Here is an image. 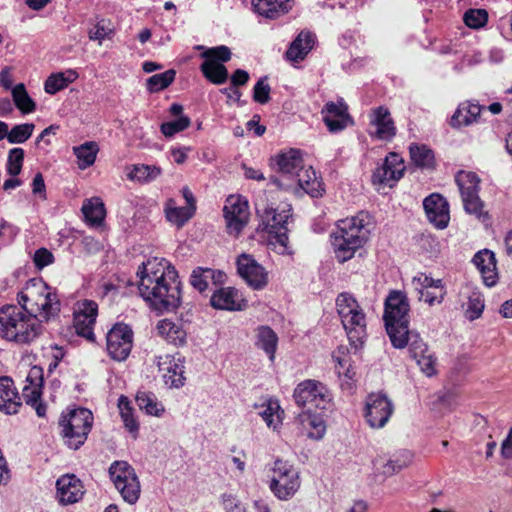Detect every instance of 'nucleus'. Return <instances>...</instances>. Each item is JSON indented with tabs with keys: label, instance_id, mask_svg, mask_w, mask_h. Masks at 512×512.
<instances>
[{
	"label": "nucleus",
	"instance_id": "41",
	"mask_svg": "<svg viewBox=\"0 0 512 512\" xmlns=\"http://www.w3.org/2000/svg\"><path fill=\"white\" fill-rule=\"evenodd\" d=\"M129 180L138 183H147L161 174V168L155 165L136 164L126 167Z\"/></svg>",
	"mask_w": 512,
	"mask_h": 512
},
{
	"label": "nucleus",
	"instance_id": "47",
	"mask_svg": "<svg viewBox=\"0 0 512 512\" xmlns=\"http://www.w3.org/2000/svg\"><path fill=\"white\" fill-rule=\"evenodd\" d=\"M224 274L221 271H214L210 268H197L192 272L191 284L200 292L205 291L208 287V279H217L222 281Z\"/></svg>",
	"mask_w": 512,
	"mask_h": 512
},
{
	"label": "nucleus",
	"instance_id": "14",
	"mask_svg": "<svg viewBox=\"0 0 512 512\" xmlns=\"http://www.w3.org/2000/svg\"><path fill=\"white\" fill-rule=\"evenodd\" d=\"M296 403L311 412L313 408H324L329 401V393L325 386L314 380L301 382L294 391Z\"/></svg>",
	"mask_w": 512,
	"mask_h": 512
},
{
	"label": "nucleus",
	"instance_id": "37",
	"mask_svg": "<svg viewBox=\"0 0 512 512\" xmlns=\"http://www.w3.org/2000/svg\"><path fill=\"white\" fill-rule=\"evenodd\" d=\"M252 5L258 14L277 18L292 8V0H252Z\"/></svg>",
	"mask_w": 512,
	"mask_h": 512
},
{
	"label": "nucleus",
	"instance_id": "45",
	"mask_svg": "<svg viewBox=\"0 0 512 512\" xmlns=\"http://www.w3.org/2000/svg\"><path fill=\"white\" fill-rule=\"evenodd\" d=\"M193 214L191 208L176 206L174 199H168L165 203V215L167 220L177 226H182Z\"/></svg>",
	"mask_w": 512,
	"mask_h": 512
},
{
	"label": "nucleus",
	"instance_id": "7",
	"mask_svg": "<svg viewBox=\"0 0 512 512\" xmlns=\"http://www.w3.org/2000/svg\"><path fill=\"white\" fill-rule=\"evenodd\" d=\"M336 308L343 327L353 338V333L359 337L366 328V317L358 301L350 293H341L336 299Z\"/></svg>",
	"mask_w": 512,
	"mask_h": 512
},
{
	"label": "nucleus",
	"instance_id": "40",
	"mask_svg": "<svg viewBox=\"0 0 512 512\" xmlns=\"http://www.w3.org/2000/svg\"><path fill=\"white\" fill-rule=\"evenodd\" d=\"M301 428L307 437L312 439H320L325 433V423L319 416L312 415L308 411H304L299 415Z\"/></svg>",
	"mask_w": 512,
	"mask_h": 512
},
{
	"label": "nucleus",
	"instance_id": "22",
	"mask_svg": "<svg viewBox=\"0 0 512 512\" xmlns=\"http://www.w3.org/2000/svg\"><path fill=\"white\" fill-rule=\"evenodd\" d=\"M409 352L411 357L416 361L422 373L427 377L437 374V358L430 351L428 345L422 341L418 334L412 335L410 341Z\"/></svg>",
	"mask_w": 512,
	"mask_h": 512
},
{
	"label": "nucleus",
	"instance_id": "27",
	"mask_svg": "<svg viewBox=\"0 0 512 512\" xmlns=\"http://www.w3.org/2000/svg\"><path fill=\"white\" fill-rule=\"evenodd\" d=\"M57 498L62 504H74L82 499L84 487L75 475H63L56 482Z\"/></svg>",
	"mask_w": 512,
	"mask_h": 512
},
{
	"label": "nucleus",
	"instance_id": "10",
	"mask_svg": "<svg viewBox=\"0 0 512 512\" xmlns=\"http://www.w3.org/2000/svg\"><path fill=\"white\" fill-rule=\"evenodd\" d=\"M110 477L123 499L134 504L140 496V483L134 469L124 461H117L110 467Z\"/></svg>",
	"mask_w": 512,
	"mask_h": 512
},
{
	"label": "nucleus",
	"instance_id": "23",
	"mask_svg": "<svg viewBox=\"0 0 512 512\" xmlns=\"http://www.w3.org/2000/svg\"><path fill=\"white\" fill-rule=\"evenodd\" d=\"M410 305L406 294L391 291L385 300L383 319L385 324L408 321Z\"/></svg>",
	"mask_w": 512,
	"mask_h": 512
},
{
	"label": "nucleus",
	"instance_id": "29",
	"mask_svg": "<svg viewBox=\"0 0 512 512\" xmlns=\"http://www.w3.org/2000/svg\"><path fill=\"white\" fill-rule=\"evenodd\" d=\"M333 360L341 386L351 389L356 382V370L350 353L345 348H338L333 354Z\"/></svg>",
	"mask_w": 512,
	"mask_h": 512
},
{
	"label": "nucleus",
	"instance_id": "43",
	"mask_svg": "<svg viewBox=\"0 0 512 512\" xmlns=\"http://www.w3.org/2000/svg\"><path fill=\"white\" fill-rule=\"evenodd\" d=\"M11 94L15 106L22 114H30L36 110V103L28 94L23 83L14 86Z\"/></svg>",
	"mask_w": 512,
	"mask_h": 512
},
{
	"label": "nucleus",
	"instance_id": "49",
	"mask_svg": "<svg viewBox=\"0 0 512 512\" xmlns=\"http://www.w3.org/2000/svg\"><path fill=\"white\" fill-rule=\"evenodd\" d=\"M412 162L422 168L434 166L435 158L432 150L425 145L413 144L409 148Z\"/></svg>",
	"mask_w": 512,
	"mask_h": 512
},
{
	"label": "nucleus",
	"instance_id": "24",
	"mask_svg": "<svg viewBox=\"0 0 512 512\" xmlns=\"http://www.w3.org/2000/svg\"><path fill=\"white\" fill-rule=\"evenodd\" d=\"M413 284L426 303L430 306L443 301L446 290L441 279H433L427 274L421 273L413 278Z\"/></svg>",
	"mask_w": 512,
	"mask_h": 512
},
{
	"label": "nucleus",
	"instance_id": "59",
	"mask_svg": "<svg viewBox=\"0 0 512 512\" xmlns=\"http://www.w3.org/2000/svg\"><path fill=\"white\" fill-rule=\"evenodd\" d=\"M484 306L485 305L482 296L477 292H473L469 297L468 308L466 311L468 317L471 320L480 317L484 310Z\"/></svg>",
	"mask_w": 512,
	"mask_h": 512
},
{
	"label": "nucleus",
	"instance_id": "21",
	"mask_svg": "<svg viewBox=\"0 0 512 512\" xmlns=\"http://www.w3.org/2000/svg\"><path fill=\"white\" fill-rule=\"evenodd\" d=\"M271 165L280 173L274 179H292L304 165L302 152L293 148L281 151L271 158Z\"/></svg>",
	"mask_w": 512,
	"mask_h": 512
},
{
	"label": "nucleus",
	"instance_id": "50",
	"mask_svg": "<svg viewBox=\"0 0 512 512\" xmlns=\"http://www.w3.org/2000/svg\"><path fill=\"white\" fill-rule=\"evenodd\" d=\"M118 408L124 425L128 429V431L131 433H137L139 424L134 417L133 408L127 397H119Z\"/></svg>",
	"mask_w": 512,
	"mask_h": 512
},
{
	"label": "nucleus",
	"instance_id": "9",
	"mask_svg": "<svg viewBox=\"0 0 512 512\" xmlns=\"http://www.w3.org/2000/svg\"><path fill=\"white\" fill-rule=\"evenodd\" d=\"M223 218L227 233L238 238L250 220L247 199L238 194L229 195L223 206Z\"/></svg>",
	"mask_w": 512,
	"mask_h": 512
},
{
	"label": "nucleus",
	"instance_id": "12",
	"mask_svg": "<svg viewBox=\"0 0 512 512\" xmlns=\"http://www.w3.org/2000/svg\"><path fill=\"white\" fill-rule=\"evenodd\" d=\"M133 338V331L127 324L116 323L106 336L108 355L115 361L126 360L133 347Z\"/></svg>",
	"mask_w": 512,
	"mask_h": 512
},
{
	"label": "nucleus",
	"instance_id": "25",
	"mask_svg": "<svg viewBox=\"0 0 512 512\" xmlns=\"http://www.w3.org/2000/svg\"><path fill=\"white\" fill-rule=\"evenodd\" d=\"M426 215L431 223L437 228H445L450 220L449 205L446 199L438 194L433 193L426 197L423 201Z\"/></svg>",
	"mask_w": 512,
	"mask_h": 512
},
{
	"label": "nucleus",
	"instance_id": "16",
	"mask_svg": "<svg viewBox=\"0 0 512 512\" xmlns=\"http://www.w3.org/2000/svg\"><path fill=\"white\" fill-rule=\"evenodd\" d=\"M73 326L79 336L90 341L95 339L94 326L98 316V305L92 300H80L75 304Z\"/></svg>",
	"mask_w": 512,
	"mask_h": 512
},
{
	"label": "nucleus",
	"instance_id": "34",
	"mask_svg": "<svg viewBox=\"0 0 512 512\" xmlns=\"http://www.w3.org/2000/svg\"><path fill=\"white\" fill-rule=\"evenodd\" d=\"M313 45V35L307 31L300 32L287 49L285 53L286 59L290 62L304 60L307 54L312 50Z\"/></svg>",
	"mask_w": 512,
	"mask_h": 512
},
{
	"label": "nucleus",
	"instance_id": "3",
	"mask_svg": "<svg viewBox=\"0 0 512 512\" xmlns=\"http://www.w3.org/2000/svg\"><path fill=\"white\" fill-rule=\"evenodd\" d=\"M336 258L340 262L351 259L369 238L367 217L363 214L339 220L331 235Z\"/></svg>",
	"mask_w": 512,
	"mask_h": 512
},
{
	"label": "nucleus",
	"instance_id": "62",
	"mask_svg": "<svg viewBox=\"0 0 512 512\" xmlns=\"http://www.w3.org/2000/svg\"><path fill=\"white\" fill-rule=\"evenodd\" d=\"M112 33V30L106 27L104 24L98 23L94 26V28L89 32V38L91 40H98L101 43L105 38H107Z\"/></svg>",
	"mask_w": 512,
	"mask_h": 512
},
{
	"label": "nucleus",
	"instance_id": "6",
	"mask_svg": "<svg viewBox=\"0 0 512 512\" xmlns=\"http://www.w3.org/2000/svg\"><path fill=\"white\" fill-rule=\"evenodd\" d=\"M290 205L285 204L281 208L266 206L258 211L260 223L258 231L268 234V240L273 245H279L281 252L287 247L288 236L286 223L290 218Z\"/></svg>",
	"mask_w": 512,
	"mask_h": 512
},
{
	"label": "nucleus",
	"instance_id": "32",
	"mask_svg": "<svg viewBox=\"0 0 512 512\" xmlns=\"http://www.w3.org/2000/svg\"><path fill=\"white\" fill-rule=\"evenodd\" d=\"M475 266L482 275L484 283L491 287L498 281L495 254L488 249L477 252L473 258Z\"/></svg>",
	"mask_w": 512,
	"mask_h": 512
},
{
	"label": "nucleus",
	"instance_id": "13",
	"mask_svg": "<svg viewBox=\"0 0 512 512\" xmlns=\"http://www.w3.org/2000/svg\"><path fill=\"white\" fill-rule=\"evenodd\" d=\"M271 182L280 189L293 191L302 189L312 197H319L324 192V187L320 178L310 166L305 167L303 165L292 179H287V181H284V179H271Z\"/></svg>",
	"mask_w": 512,
	"mask_h": 512
},
{
	"label": "nucleus",
	"instance_id": "31",
	"mask_svg": "<svg viewBox=\"0 0 512 512\" xmlns=\"http://www.w3.org/2000/svg\"><path fill=\"white\" fill-rule=\"evenodd\" d=\"M157 366L162 373L165 384L169 387H179L184 383L183 366L172 355L159 356Z\"/></svg>",
	"mask_w": 512,
	"mask_h": 512
},
{
	"label": "nucleus",
	"instance_id": "35",
	"mask_svg": "<svg viewBox=\"0 0 512 512\" xmlns=\"http://www.w3.org/2000/svg\"><path fill=\"white\" fill-rule=\"evenodd\" d=\"M81 211L89 226L101 227L106 218V208L100 197H92L83 202Z\"/></svg>",
	"mask_w": 512,
	"mask_h": 512
},
{
	"label": "nucleus",
	"instance_id": "58",
	"mask_svg": "<svg viewBox=\"0 0 512 512\" xmlns=\"http://www.w3.org/2000/svg\"><path fill=\"white\" fill-rule=\"evenodd\" d=\"M191 124L190 118L187 116H180L177 120L166 122L161 125V132L166 137H172L176 133H179L187 129Z\"/></svg>",
	"mask_w": 512,
	"mask_h": 512
},
{
	"label": "nucleus",
	"instance_id": "52",
	"mask_svg": "<svg viewBox=\"0 0 512 512\" xmlns=\"http://www.w3.org/2000/svg\"><path fill=\"white\" fill-rule=\"evenodd\" d=\"M34 129L35 125L33 123L15 125L11 130L8 129L6 138L11 144L24 143L32 136Z\"/></svg>",
	"mask_w": 512,
	"mask_h": 512
},
{
	"label": "nucleus",
	"instance_id": "46",
	"mask_svg": "<svg viewBox=\"0 0 512 512\" xmlns=\"http://www.w3.org/2000/svg\"><path fill=\"white\" fill-rule=\"evenodd\" d=\"M73 150L77 157L78 167L86 169L94 164L99 148L95 142H86L78 147H74Z\"/></svg>",
	"mask_w": 512,
	"mask_h": 512
},
{
	"label": "nucleus",
	"instance_id": "8",
	"mask_svg": "<svg viewBox=\"0 0 512 512\" xmlns=\"http://www.w3.org/2000/svg\"><path fill=\"white\" fill-rule=\"evenodd\" d=\"M201 57L203 63L200 70L203 76L212 84H224L229 77L228 70L224 63L231 58V52L226 46H218L210 49H205Z\"/></svg>",
	"mask_w": 512,
	"mask_h": 512
},
{
	"label": "nucleus",
	"instance_id": "42",
	"mask_svg": "<svg viewBox=\"0 0 512 512\" xmlns=\"http://www.w3.org/2000/svg\"><path fill=\"white\" fill-rule=\"evenodd\" d=\"M260 415L268 427L277 429L282 424L284 411L277 400L268 399L263 404V410L260 412Z\"/></svg>",
	"mask_w": 512,
	"mask_h": 512
},
{
	"label": "nucleus",
	"instance_id": "11",
	"mask_svg": "<svg viewBox=\"0 0 512 512\" xmlns=\"http://www.w3.org/2000/svg\"><path fill=\"white\" fill-rule=\"evenodd\" d=\"M300 487L297 471L287 462L277 460L273 467L270 488L279 499H287Z\"/></svg>",
	"mask_w": 512,
	"mask_h": 512
},
{
	"label": "nucleus",
	"instance_id": "26",
	"mask_svg": "<svg viewBox=\"0 0 512 512\" xmlns=\"http://www.w3.org/2000/svg\"><path fill=\"white\" fill-rule=\"evenodd\" d=\"M210 303L215 309L238 311L247 306V302L242 293L234 287H223L216 290Z\"/></svg>",
	"mask_w": 512,
	"mask_h": 512
},
{
	"label": "nucleus",
	"instance_id": "30",
	"mask_svg": "<svg viewBox=\"0 0 512 512\" xmlns=\"http://www.w3.org/2000/svg\"><path fill=\"white\" fill-rule=\"evenodd\" d=\"M322 113L324 122L331 132L342 130L352 123L348 108L342 100L337 103H327Z\"/></svg>",
	"mask_w": 512,
	"mask_h": 512
},
{
	"label": "nucleus",
	"instance_id": "1",
	"mask_svg": "<svg viewBox=\"0 0 512 512\" xmlns=\"http://www.w3.org/2000/svg\"><path fill=\"white\" fill-rule=\"evenodd\" d=\"M138 291L154 309L164 312L181 304V282L175 267L164 258H150L138 268Z\"/></svg>",
	"mask_w": 512,
	"mask_h": 512
},
{
	"label": "nucleus",
	"instance_id": "54",
	"mask_svg": "<svg viewBox=\"0 0 512 512\" xmlns=\"http://www.w3.org/2000/svg\"><path fill=\"white\" fill-rule=\"evenodd\" d=\"M24 162V150L22 148H13L9 151L6 163V170L9 175L17 176L22 170Z\"/></svg>",
	"mask_w": 512,
	"mask_h": 512
},
{
	"label": "nucleus",
	"instance_id": "61",
	"mask_svg": "<svg viewBox=\"0 0 512 512\" xmlns=\"http://www.w3.org/2000/svg\"><path fill=\"white\" fill-rule=\"evenodd\" d=\"M33 260L35 266L39 269H42L45 266L51 264L54 260V257L49 250L40 248L35 252Z\"/></svg>",
	"mask_w": 512,
	"mask_h": 512
},
{
	"label": "nucleus",
	"instance_id": "36",
	"mask_svg": "<svg viewBox=\"0 0 512 512\" xmlns=\"http://www.w3.org/2000/svg\"><path fill=\"white\" fill-rule=\"evenodd\" d=\"M158 334L176 346H181L186 342L187 333L183 325L170 319L160 320L157 324Z\"/></svg>",
	"mask_w": 512,
	"mask_h": 512
},
{
	"label": "nucleus",
	"instance_id": "51",
	"mask_svg": "<svg viewBox=\"0 0 512 512\" xmlns=\"http://www.w3.org/2000/svg\"><path fill=\"white\" fill-rule=\"evenodd\" d=\"M456 181L462 196L478 192L479 190L480 180L473 172H459Z\"/></svg>",
	"mask_w": 512,
	"mask_h": 512
},
{
	"label": "nucleus",
	"instance_id": "55",
	"mask_svg": "<svg viewBox=\"0 0 512 512\" xmlns=\"http://www.w3.org/2000/svg\"><path fill=\"white\" fill-rule=\"evenodd\" d=\"M465 210L476 215L478 218H487V213L483 211V203L481 202L478 192L462 196Z\"/></svg>",
	"mask_w": 512,
	"mask_h": 512
},
{
	"label": "nucleus",
	"instance_id": "57",
	"mask_svg": "<svg viewBox=\"0 0 512 512\" xmlns=\"http://www.w3.org/2000/svg\"><path fill=\"white\" fill-rule=\"evenodd\" d=\"M259 343L273 360L277 345L276 334L269 328H262L259 333Z\"/></svg>",
	"mask_w": 512,
	"mask_h": 512
},
{
	"label": "nucleus",
	"instance_id": "60",
	"mask_svg": "<svg viewBox=\"0 0 512 512\" xmlns=\"http://www.w3.org/2000/svg\"><path fill=\"white\" fill-rule=\"evenodd\" d=\"M253 98L256 102L260 104H264L270 99V86L266 82L265 78L260 79L255 87L253 92Z\"/></svg>",
	"mask_w": 512,
	"mask_h": 512
},
{
	"label": "nucleus",
	"instance_id": "44",
	"mask_svg": "<svg viewBox=\"0 0 512 512\" xmlns=\"http://www.w3.org/2000/svg\"><path fill=\"white\" fill-rule=\"evenodd\" d=\"M408 323L409 321L385 324L391 343L397 349L404 348L409 342ZM410 339L412 340V336Z\"/></svg>",
	"mask_w": 512,
	"mask_h": 512
},
{
	"label": "nucleus",
	"instance_id": "38",
	"mask_svg": "<svg viewBox=\"0 0 512 512\" xmlns=\"http://www.w3.org/2000/svg\"><path fill=\"white\" fill-rule=\"evenodd\" d=\"M481 107L471 102H464L459 105L451 117L450 124L454 128L471 125L480 117Z\"/></svg>",
	"mask_w": 512,
	"mask_h": 512
},
{
	"label": "nucleus",
	"instance_id": "18",
	"mask_svg": "<svg viewBox=\"0 0 512 512\" xmlns=\"http://www.w3.org/2000/svg\"><path fill=\"white\" fill-rule=\"evenodd\" d=\"M43 388V370L38 366L29 369L25 385L23 387V396L28 405L33 407L38 416L46 415V406L40 401Z\"/></svg>",
	"mask_w": 512,
	"mask_h": 512
},
{
	"label": "nucleus",
	"instance_id": "4",
	"mask_svg": "<svg viewBox=\"0 0 512 512\" xmlns=\"http://www.w3.org/2000/svg\"><path fill=\"white\" fill-rule=\"evenodd\" d=\"M20 307L46 321L58 315L60 301L55 291L41 279L29 280L17 296Z\"/></svg>",
	"mask_w": 512,
	"mask_h": 512
},
{
	"label": "nucleus",
	"instance_id": "33",
	"mask_svg": "<svg viewBox=\"0 0 512 512\" xmlns=\"http://www.w3.org/2000/svg\"><path fill=\"white\" fill-rule=\"evenodd\" d=\"M21 406V397L13 381L9 378H0V410L7 414H15Z\"/></svg>",
	"mask_w": 512,
	"mask_h": 512
},
{
	"label": "nucleus",
	"instance_id": "39",
	"mask_svg": "<svg viewBox=\"0 0 512 512\" xmlns=\"http://www.w3.org/2000/svg\"><path fill=\"white\" fill-rule=\"evenodd\" d=\"M79 75L74 69L52 73L44 83V90L47 94L53 95L78 79Z\"/></svg>",
	"mask_w": 512,
	"mask_h": 512
},
{
	"label": "nucleus",
	"instance_id": "53",
	"mask_svg": "<svg viewBox=\"0 0 512 512\" xmlns=\"http://www.w3.org/2000/svg\"><path fill=\"white\" fill-rule=\"evenodd\" d=\"M176 72L172 69L160 74H155L147 80V88L155 93L167 88L175 78Z\"/></svg>",
	"mask_w": 512,
	"mask_h": 512
},
{
	"label": "nucleus",
	"instance_id": "28",
	"mask_svg": "<svg viewBox=\"0 0 512 512\" xmlns=\"http://www.w3.org/2000/svg\"><path fill=\"white\" fill-rule=\"evenodd\" d=\"M404 170L403 159L398 154L391 152L386 157L381 170L374 175V181L392 187L403 176Z\"/></svg>",
	"mask_w": 512,
	"mask_h": 512
},
{
	"label": "nucleus",
	"instance_id": "20",
	"mask_svg": "<svg viewBox=\"0 0 512 512\" xmlns=\"http://www.w3.org/2000/svg\"><path fill=\"white\" fill-rule=\"evenodd\" d=\"M370 136L381 141H390L396 135V126L389 109L378 106L370 111Z\"/></svg>",
	"mask_w": 512,
	"mask_h": 512
},
{
	"label": "nucleus",
	"instance_id": "2",
	"mask_svg": "<svg viewBox=\"0 0 512 512\" xmlns=\"http://www.w3.org/2000/svg\"><path fill=\"white\" fill-rule=\"evenodd\" d=\"M43 332L40 319L15 305L0 309V337L17 345H30Z\"/></svg>",
	"mask_w": 512,
	"mask_h": 512
},
{
	"label": "nucleus",
	"instance_id": "15",
	"mask_svg": "<svg viewBox=\"0 0 512 512\" xmlns=\"http://www.w3.org/2000/svg\"><path fill=\"white\" fill-rule=\"evenodd\" d=\"M236 266L239 276L253 289L261 290L267 286L269 273L252 255H238Z\"/></svg>",
	"mask_w": 512,
	"mask_h": 512
},
{
	"label": "nucleus",
	"instance_id": "56",
	"mask_svg": "<svg viewBox=\"0 0 512 512\" xmlns=\"http://www.w3.org/2000/svg\"><path fill=\"white\" fill-rule=\"evenodd\" d=\"M465 24L473 29H479L487 23L488 14L484 9H470L464 14Z\"/></svg>",
	"mask_w": 512,
	"mask_h": 512
},
{
	"label": "nucleus",
	"instance_id": "17",
	"mask_svg": "<svg viewBox=\"0 0 512 512\" xmlns=\"http://www.w3.org/2000/svg\"><path fill=\"white\" fill-rule=\"evenodd\" d=\"M413 461V453L407 449H399L387 456L378 457L374 463L377 477L386 479L407 468Z\"/></svg>",
	"mask_w": 512,
	"mask_h": 512
},
{
	"label": "nucleus",
	"instance_id": "19",
	"mask_svg": "<svg viewBox=\"0 0 512 512\" xmlns=\"http://www.w3.org/2000/svg\"><path fill=\"white\" fill-rule=\"evenodd\" d=\"M393 413V404L386 395L372 393L366 401V419L373 428L383 427Z\"/></svg>",
	"mask_w": 512,
	"mask_h": 512
},
{
	"label": "nucleus",
	"instance_id": "64",
	"mask_svg": "<svg viewBox=\"0 0 512 512\" xmlns=\"http://www.w3.org/2000/svg\"><path fill=\"white\" fill-rule=\"evenodd\" d=\"M423 248L431 255H437L440 253V243L433 237H425L422 239Z\"/></svg>",
	"mask_w": 512,
	"mask_h": 512
},
{
	"label": "nucleus",
	"instance_id": "5",
	"mask_svg": "<svg viewBox=\"0 0 512 512\" xmlns=\"http://www.w3.org/2000/svg\"><path fill=\"white\" fill-rule=\"evenodd\" d=\"M93 414L86 408L69 409L62 413L59 421L65 443L78 449L87 440L93 425Z\"/></svg>",
	"mask_w": 512,
	"mask_h": 512
},
{
	"label": "nucleus",
	"instance_id": "48",
	"mask_svg": "<svg viewBox=\"0 0 512 512\" xmlns=\"http://www.w3.org/2000/svg\"><path fill=\"white\" fill-rule=\"evenodd\" d=\"M136 402L141 410L152 416H160L164 412L163 405L149 392L140 391L136 395Z\"/></svg>",
	"mask_w": 512,
	"mask_h": 512
},
{
	"label": "nucleus",
	"instance_id": "63",
	"mask_svg": "<svg viewBox=\"0 0 512 512\" xmlns=\"http://www.w3.org/2000/svg\"><path fill=\"white\" fill-rule=\"evenodd\" d=\"M32 191L38 194L41 199H46V186L41 173H37L32 182Z\"/></svg>",
	"mask_w": 512,
	"mask_h": 512
}]
</instances>
